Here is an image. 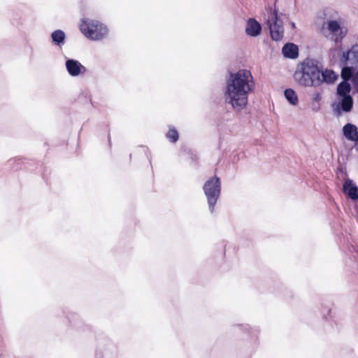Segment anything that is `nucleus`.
<instances>
[{
	"label": "nucleus",
	"instance_id": "nucleus-1",
	"mask_svg": "<svg viewBox=\"0 0 358 358\" xmlns=\"http://www.w3.org/2000/svg\"><path fill=\"white\" fill-rule=\"evenodd\" d=\"M255 84L251 72L240 69L230 73L226 82L225 94L227 101L236 112L246 108L248 95L254 90Z\"/></svg>",
	"mask_w": 358,
	"mask_h": 358
},
{
	"label": "nucleus",
	"instance_id": "nucleus-2",
	"mask_svg": "<svg viewBox=\"0 0 358 358\" xmlns=\"http://www.w3.org/2000/svg\"><path fill=\"white\" fill-rule=\"evenodd\" d=\"M294 78L302 86L319 87L323 83H334L338 75L330 69L322 70L317 60L307 58L297 65Z\"/></svg>",
	"mask_w": 358,
	"mask_h": 358
},
{
	"label": "nucleus",
	"instance_id": "nucleus-3",
	"mask_svg": "<svg viewBox=\"0 0 358 358\" xmlns=\"http://www.w3.org/2000/svg\"><path fill=\"white\" fill-rule=\"evenodd\" d=\"M80 30L83 35L92 41H100L108 34V29L105 24L89 18L82 19Z\"/></svg>",
	"mask_w": 358,
	"mask_h": 358
},
{
	"label": "nucleus",
	"instance_id": "nucleus-4",
	"mask_svg": "<svg viewBox=\"0 0 358 358\" xmlns=\"http://www.w3.org/2000/svg\"><path fill=\"white\" fill-rule=\"evenodd\" d=\"M216 79L217 82L212 87L210 108L212 115L217 116V125L219 127L222 123L224 113V81L222 76Z\"/></svg>",
	"mask_w": 358,
	"mask_h": 358
},
{
	"label": "nucleus",
	"instance_id": "nucleus-5",
	"mask_svg": "<svg viewBox=\"0 0 358 358\" xmlns=\"http://www.w3.org/2000/svg\"><path fill=\"white\" fill-rule=\"evenodd\" d=\"M203 190L207 198L209 211L214 214L215 205L221 194L220 178L215 175L210 177L204 182Z\"/></svg>",
	"mask_w": 358,
	"mask_h": 358
},
{
	"label": "nucleus",
	"instance_id": "nucleus-6",
	"mask_svg": "<svg viewBox=\"0 0 358 358\" xmlns=\"http://www.w3.org/2000/svg\"><path fill=\"white\" fill-rule=\"evenodd\" d=\"M96 358H115L117 347L108 336L103 333H99L98 336H96Z\"/></svg>",
	"mask_w": 358,
	"mask_h": 358
},
{
	"label": "nucleus",
	"instance_id": "nucleus-7",
	"mask_svg": "<svg viewBox=\"0 0 358 358\" xmlns=\"http://www.w3.org/2000/svg\"><path fill=\"white\" fill-rule=\"evenodd\" d=\"M62 313L72 327L81 332H92V327L90 325L85 324L76 313L71 311L68 308H63Z\"/></svg>",
	"mask_w": 358,
	"mask_h": 358
},
{
	"label": "nucleus",
	"instance_id": "nucleus-8",
	"mask_svg": "<svg viewBox=\"0 0 358 358\" xmlns=\"http://www.w3.org/2000/svg\"><path fill=\"white\" fill-rule=\"evenodd\" d=\"M352 106L353 99L351 96H338L337 101L331 104L332 111L336 117L350 112Z\"/></svg>",
	"mask_w": 358,
	"mask_h": 358
},
{
	"label": "nucleus",
	"instance_id": "nucleus-9",
	"mask_svg": "<svg viewBox=\"0 0 358 358\" xmlns=\"http://www.w3.org/2000/svg\"><path fill=\"white\" fill-rule=\"evenodd\" d=\"M270 29L271 38L275 41H280L284 34V28L282 21L278 18L276 10H274L267 20Z\"/></svg>",
	"mask_w": 358,
	"mask_h": 358
},
{
	"label": "nucleus",
	"instance_id": "nucleus-10",
	"mask_svg": "<svg viewBox=\"0 0 358 358\" xmlns=\"http://www.w3.org/2000/svg\"><path fill=\"white\" fill-rule=\"evenodd\" d=\"M324 25L328 31L332 34V40L336 43H341L346 35V30L341 25L340 20H328Z\"/></svg>",
	"mask_w": 358,
	"mask_h": 358
},
{
	"label": "nucleus",
	"instance_id": "nucleus-11",
	"mask_svg": "<svg viewBox=\"0 0 358 358\" xmlns=\"http://www.w3.org/2000/svg\"><path fill=\"white\" fill-rule=\"evenodd\" d=\"M65 67L68 73L71 77H78L87 71V68L78 60L66 57Z\"/></svg>",
	"mask_w": 358,
	"mask_h": 358
},
{
	"label": "nucleus",
	"instance_id": "nucleus-12",
	"mask_svg": "<svg viewBox=\"0 0 358 358\" xmlns=\"http://www.w3.org/2000/svg\"><path fill=\"white\" fill-rule=\"evenodd\" d=\"M31 162V160H28L26 158L18 157L14 159H10L7 162L6 165L9 166L13 171H17L22 169L31 170L29 169Z\"/></svg>",
	"mask_w": 358,
	"mask_h": 358
},
{
	"label": "nucleus",
	"instance_id": "nucleus-13",
	"mask_svg": "<svg viewBox=\"0 0 358 358\" xmlns=\"http://www.w3.org/2000/svg\"><path fill=\"white\" fill-rule=\"evenodd\" d=\"M342 61L345 65L357 67L358 64V50L352 48L343 52Z\"/></svg>",
	"mask_w": 358,
	"mask_h": 358
},
{
	"label": "nucleus",
	"instance_id": "nucleus-14",
	"mask_svg": "<svg viewBox=\"0 0 358 358\" xmlns=\"http://www.w3.org/2000/svg\"><path fill=\"white\" fill-rule=\"evenodd\" d=\"M344 193L351 199L352 203L358 199V187L350 180H346L343 184Z\"/></svg>",
	"mask_w": 358,
	"mask_h": 358
},
{
	"label": "nucleus",
	"instance_id": "nucleus-15",
	"mask_svg": "<svg viewBox=\"0 0 358 358\" xmlns=\"http://www.w3.org/2000/svg\"><path fill=\"white\" fill-rule=\"evenodd\" d=\"M50 40L52 45L62 48L66 43V34L62 29H56L50 34Z\"/></svg>",
	"mask_w": 358,
	"mask_h": 358
},
{
	"label": "nucleus",
	"instance_id": "nucleus-16",
	"mask_svg": "<svg viewBox=\"0 0 358 358\" xmlns=\"http://www.w3.org/2000/svg\"><path fill=\"white\" fill-rule=\"evenodd\" d=\"M262 27L260 24L253 18L248 20L245 28L246 34L250 36H257L260 34Z\"/></svg>",
	"mask_w": 358,
	"mask_h": 358
},
{
	"label": "nucleus",
	"instance_id": "nucleus-17",
	"mask_svg": "<svg viewBox=\"0 0 358 358\" xmlns=\"http://www.w3.org/2000/svg\"><path fill=\"white\" fill-rule=\"evenodd\" d=\"M344 136L349 141H355L358 138L357 127L350 123L346 124L343 127Z\"/></svg>",
	"mask_w": 358,
	"mask_h": 358
},
{
	"label": "nucleus",
	"instance_id": "nucleus-18",
	"mask_svg": "<svg viewBox=\"0 0 358 358\" xmlns=\"http://www.w3.org/2000/svg\"><path fill=\"white\" fill-rule=\"evenodd\" d=\"M282 54L285 57L295 59L299 55V49L294 43H287L282 48Z\"/></svg>",
	"mask_w": 358,
	"mask_h": 358
},
{
	"label": "nucleus",
	"instance_id": "nucleus-19",
	"mask_svg": "<svg viewBox=\"0 0 358 358\" xmlns=\"http://www.w3.org/2000/svg\"><path fill=\"white\" fill-rule=\"evenodd\" d=\"M350 85L346 81H342L337 87L338 96H350Z\"/></svg>",
	"mask_w": 358,
	"mask_h": 358
},
{
	"label": "nucleus",
	"instance_id": "nucleus-20",
	"mask_svg": "<svg viewBox=\"0 0 358 358\" xmlns=\"http://www.w3.org/2000/svg\"><path fill=\"white\" fill-rule=\"evenodd\" d=\"M166 138L172 143H176L180 138L178 131L173 126H169V131L166 134Z\"/></svg>",
	"mask_w": 358,
	"mask_h": 358
},
{
	"label": "nucleus",
	"instance_id": "nucleus-21",
	"mask_svg": "<svg viewBox=\"0 0 358 358\" xmlns=\"http://www.w3.org/2000/svg\"><path fill=\"white\" fill-rule=\"evenodd\" d=\"M356 67L345 65V66H344L342 69L341 77L344 80L343 81H346L347 82V80H348L349 79L352 78L353 70ZM353 81L355 83L356 82V76H353Z\"/></svg>",
	"mask_w": 358,
	"mask_h": 358
},
{
	"label": "nucleus",
	"instance_id": "nucleus-22",
	"mask_svg": "<svg viewBox=\"0 0 358 358\" xmlns=\"http://www.w3.org/2000/svg\"><path fill=\"white\" fill-rule=\"evenodd\" d=\"M285 96L292 105L298 103V97L296 92L292 89H287L285 91Z\"/></svg>",
	"mask_w": 358,
	"mask_h": 358
},
{
	"label": "nucleus",
	"instance_id": "nucleus-23",
	"mask_svg": "<svg viewBox=\"0 0 358 358\" xmlns=\"http://www.w3.org/2000/svg\"><path fill=\"white\" fill-rule=\"evenodd\" d=\"M182 150H183L189 156L192 162L197 164L199 157L195 150L188 148H182Z\"/></svg>",
	"mask_w": 358,
	"mask_h": 358
},
{
	"label": "nucleus",
	"instance_id": "nucleus-24",
	"mask_svg": "<svg viewBox=\"0 0 358 358\" xmlns=\"http://www.w3.org/2000/svg\"><path fill=\"white\" fill-rule=\"evenodd\" d=\"M321 99V94L320 93H315L313 96V100L315 101H320Z\"/></svg>",
	"mask_w": 358,
	"mask_h": 358
},
{
	"label": "nucleus",
	"instance_id": "nucleus-25",
	"mask_svg": "<svg viewBox=\"0 0 358 358\" xmlns=\"http://www.w3.org/2000/svg\"><path fill=\"white\" fill-rule=\"evenodd\" d=\"M106 127H107V128L108 127V124L106 125ZM107 131H108V145H109V146L110 147V146H111L110 134L109 130H108V129H107Z\"/></svg>",
	"mask_w": 358,
	"mask_h": 358
},
{
	"label": "nucleus",
	"instance_id": "nucleus-26",
	"mask_svg": "<svg viewBox=\"0 0 358 358\" xmlns=\"http://www.w3.org/2000/svg\"><path fill=\"white\" fill-rule=\"evenodd\" d=\"M145 155L147 156V158L149 160L150 164H151V159H150V157H149V155H150V152L148 150V148H147V152H145Z\"/></svg>",
	"mask_w": 358,
	"mask_h": 358
},
{
	"label": "nucleus",
	"instance_id": "nucleus-27",
	"mask_svg": "<svg viewBox=\"0 0 358 358\" xmlns=\"http://www.w3.org/2000/svg\"><path fill=\"white\" fill-rule=\"evenodd\" d=\"M46 171V170H44L43 171V180H45V183L48 185V180L45 178V172Z\"/></svg>",
	"mask_w": 358,
	"mask_h": 358
},
{
	"label": "nucleus",
	"instance_id": "nucleus-28",
	"mask_svg": "<svg viewBox=\"0 0 358 358\" xmlns=\"http://www.w3.org/2000/svg\"><path fill=\"white\" fill-rule=\"evenodd\" d=\"M221 139H222V137L220 136V142H219V145H218V148H219V149H220V148H221V143H222V142H221Z\"/></svg>",
	"mask_w": 358,
	"mask_h": 358
},
{
	"label": "nucleus",
	"instance_id": "nucleus-29",
	"mask_svg": "<svg viewBox=\"0 0 358 358\" xmlns=\"http://www.w3.org/2000/svg\"><path fill=\"white\" fill-rule=\"evenodd\" d=\"M292 26L293 27H295V24H294V22H292Z\"/></svg>",
	"mask_w": 358,
	"mask_h": 358
},
{
	"label": "nucleus",
	"instance_id": "nucleus-30",
	"mask_svg": "<svg viewBox=\"0 0 358 358\" xmlns=\"http://www.w3.org/2000/svg\"><path fill=\"white\" fill-rule=\"evenodd\" d=\"M90 102H91L92 106L93 107H94V103L92 102V101H91V100H90Z\"/></svg>",
	"mask_w": 358,
	"mask_h": 358
},
{
	"label": "nucleus",
	"instance_id": "nucleus-31",
	"mask_svg": "<svg viewBox=\"0 0 358 358\" xmlns=\"http://www.w3.org/2000/svg\"><path fill=\"white\" fill-rule=\"evenodd\" d=\"M357 76H358V72H357Z\"/></svg>",
	"mask_w": 358,
	"mask_h": 358
}]
</instances>
